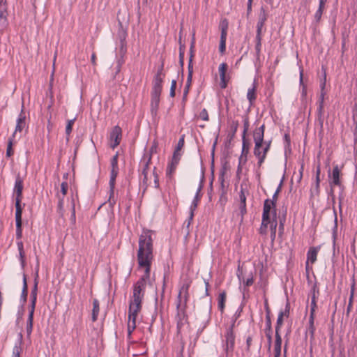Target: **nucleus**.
Masks as SVG:
<instances>
[{"instance_id": "63", "label": "nucleus", "mask_w": 357, "mask_h": 357, "mask_svg": "<svg viewBox=\"0 0 357 357\" xmlns=\"http://www.w3.org/2000/svg\"><path fill=\"white\" fill-rule=\"evenodd\" d=\"M278 196V194H276L275 192H274V194L272 197V199H271V201H274V204H276Z\"/></svg>"}, {"instance_id": "13", "label": "nucleus", "mask_w": 357, "mask_h": 357, "mask_svg": "<svg viewBox=\"0 0 357 357\" xmlns=\"http://www.w3.org/2000/svg\"><path fill=\"white\" fill-rule=\"evenodd\" d=\"M180 159H181L180 153L177 151H175L174 152L172 160L167 166V176H170L174 172V171L176 170V167L180 161Z\"/></svg>"}, {"instance_id": "36", "label": "nucleus", "mask_w": 357, "mask_h": 357, "mask_svg": "<svg viewBox=\"0 0 357 357\" xmlns=\"http://www.w3.org/2000/svg\"><path fill=\"white\" fill-rule=\"evenodd\" d=\"M225 300H226V293L225 291L221 292L218 296V309L221 312H223V310L225 309Z\"/></svg>"}, {"instance_id": "51", "label": "nucleus", "mask_w": 357, "mask_h": 357, "mask_svg": "<svg viewBox=\"0 0 357 357\" xmlns=\"http://www.w3.org/2000/svg\"><path fill=\"white\" fill-rule=\"evenodd\" d=\"M220 31H227L228 29V22L227 20H223L220 24Z\"/></svg>"}, {"instance_id": "37", "label": "nucleus", "mask_w": 357, "mask_h": 357, "mask_svg": "<svg viewBox=\"0 0 357 357\" xmlns=\"http://www.w3.org/2000/svg\"><path fill=\"white\" fill-rule=\"evenodd\" d=\"M317 295L315 292V288L314 287L313 291L312 294L311 298V303H310V314H314L316 308H317Z\"/></svg>"}, {"instance_id": "42", "label": "nucleus", "mask_w": 357, "mask_h": 357, "mask_svg": "<svg viewBox=\"0 0 357 357\" xmlns=\"http://www.w3.org/2000/svg\"><path fill=\"white\" fill-rule=\"evenodd\" d=\"M75 118L73 119H71V120H68V122H67V125H66V136H67V140H68V137L69 135H70L71 132H72V130H73V124L75 123Z\"/></svg>"}, {"instance_id": "29", "label": "nucleus", "mask_w": 357, "mask_h": 357, "mask_svg": "<svg viewBox=\"0 0 357 357\" xmlns=\"http://www.w3.org/2000/svg\"><path fill=\"white\" fill-rule=\"evenodd\" d=\"M22 199H15V222H22Z\"/></svg>"}, {"instance_id": "26", "label": "nucleus", "mask_w": 357, "mask_h": 357, "mask_svg": "<svg viewBox=\"0 0 357 357\" xmlns=\"http://www.w3.org/2000/svg\"><path fill=\"white\" fill-rule=\"evenodd\" d=\"M17 246L19 251V258L20 261V264L22 268H23L25 266V253L24 251V245L22 241H18L17 242Z\"/></svg>"}, {"instance_id": "35", "label": "nucleus", "mask_w": 357, "mask_h": 357, "mask_svg": "<svg viewBox=\"0 0 357 357\" xmlns=\"http://www.w3.org/2000/svg\"><path fill=\"white\" fill-rule=\"evenodd\" d=\"M238 278L241 282H243L244 286L245 287H250L252 285L254 282L253 275L252 273L248 275V277L245 280L242 277L241 275L239 274H238Z\"/></svg>"}, {"instance_id": "27", "label": "nucleus", "mask_w": 357, "mask_h": 357, "mask_svg": "<svg viewBox=\"0 0 357 357\" xmlns=\"http://www.w3.org/2000/svg\"><path fill=\"white\" fill-rule=\"evenodd\" d=\"M33 314L34 312H29L28 318L26 321V332L27 337H29L33 331Z\"/></svg>"}, {"instance_id": "54", "label": "nucleus", "mask_w": 357, "mask_h": 357, "mask_svg": "<svg viewBox=\"0 0 357 357\" xmlns=\"http://www.w3.org/2000/svg\"><path fill=\"white\" fill-rule=\"evenodd\" d=\"M248 128H249V122H248V119H245L244 121V129H243V135H242V138H245V135H246V133H247V131L248 130Z\"/></svg>"}, {"instance_id": "44", "label": "nucleus", "mask_w": 357, "mask_h": 357, "mask_svg": "<svg viewBox=\"0 0 357 357\" xmlns=\"http://www.w3.org/2000/svg\"><path fill=\"white\" fill-rule=\"evenodd\" d=\"M22 222H15L16 225V238L18 240H20L22 236Z\"/></svg>"}, {"instance_id": "21", "label": "nucleus", "mask_w": 357, "mask_h": 357, "mask_svg": "<svg viewBox=\"0 0 357 357\" xmlns=\"http://www.w3.org/2000/svg\"><path fill=\"white\" fill-rule=\"evenodd\" d=\"M38 294V282H35L34 286L31 291L30 296V305L29 307V312H34Z\"/></svg>"}, {"instance_id": "40", "label": "nucleus", "mask_w": 357, "mask_h": 357, "mask_svg": "<svg viewBox=\"0 0 357 357\" xmlns=\"http://www.w3.org/2000/svg\"><path fill=\"white\" fill-rule=\"evenodd\" d=\"M240 200H241V206H240L241 212L242 213H245L246 212V204H245L246 197L243 191L241 192Z\"/></svg>"}, {"instance_id": "24", "label": "nucleus", "mask_w": 357, "mask_h": 357, "mask_svg": "<svg viewBox=\"0 0 357 357\" xmlns=\"http://www.w3.org/2000/svg\"><path fill=\"white\" fill-rule=\"evenodd\" d=\"M327 1L328 0H319V6L314 15V18L317 23H319L321 19V16L325 9V5Z\"/></svg>"}, {"instance_id": "50", "label": "nucleus", "mask_w": 357, "mask_h": 357, "mask_svg": "<svg viewBox=\"0 0 357 357\" xmlns=\"http://www.w3.org/2000/svg\"><path fill=\"white\" fill-rule=\"evenodd\" d=\"M199 116L204 121H208V114L206 109H203L200 112Z\"/></svg>"}, {"instance_id": "45", "label": "nucleus", "mask_w": 357, "mask_h": 357, "mask_svg": "<svg viewBox=\"0 0 357 357\" xmlns=\"http://www.w3.org/2000/svg\"><path fill=\"white\" fill-rule=\"evenodd\" d=\"M242 141H243L242 154L245 153L246 155L249 152V144L247 142L245 137L244 139L242 138ZM245 160H246V158H245Z\"/></svg>"}, {"instance_id": "64", "label": "nucleus", "mask_w": 357, "mask_h": 357, "mask_svg": "<svg viewBox=\"0 0 357 357\" xmlns=\"http://www.w3.org/2000/svg\"><path fill=\"white\" fill-rule=\"evenodd\" d=\"M282 181H280V183L279 184L278 187L277 188L276 190H275V193L276 194H279L280 190H281V186H282Z\"/></svg>"}, {"instance_id": "62", "label": "nucleus", "mask_w": 357, "mask_h": 357, "mask_svg": "<svg viewBox=\"0 0 357 357\" xmlns=\"http://www.w3.org/2000/svg\"><path fill=\"white\" fill-rule=\"evenodd\" d=\"M266 337H267V338H268V340L269 344H271V340H272V336H271V331H268V332L266 333Z\"/></svg>"}, {"instance_id": "33", "label": "nucleus", "mask_w": 357, "mask_h": 357, "mask_svg": "<svg viewBox=\"0 0 357 357\" xmlns=\"http://www.w3.org/2000/svg\"><path fill=\"white\" fill-rule=\"evenodd\" d=\"M299 84L301 87V97L305 98L307 96V86L303 82V70L300 69L299 73Z\"/></svg>"}, {"instance_id": "19", "label": "nucleus", "mask_w": 357, "mask_h": 357, "mask_svg": "<svg viewBox=\"0 0 357 357\" xmlns=\"http://www.w3.org/2000/svg\"><path fill=\"white\" fill-rule=\"evenodd\" d=\"M319 250L318 247L310 248L307 252L306 269L308 268V264H314L317 261V254Z\"/></svg>"}, {"instance_id": "7", "label": "nucleus", "mask_w": 357, "mask_h": 357, "mask_svg": "<svg viewBox=\"0 0 357 357\" xmlns=\"http://www.w3.org/2000/svg\"><path fill=\"white\" fill-rule=\"evenodd\" d=\"M234 326V322L227 329L225 333V351L226 353L232 352L235 344V335L234 333L233 328Z\"/></svg>"}, {"instance_id": "1", "label": "nucleus", "mask_w": 357, "mask_h": 357, "mask_svg": "<svg viewBox=\"0 0 357 357\" xmlns=\"http://www.w3.org/2000/svg\"><path fill=\"white\" fill-rule=\"evenodd\" d=\"M152 235V231L146 229L142 231L139 238L137 261L140 268H144V273L133 286V293L130 301L128 311V338H130L132 333L136 328V319L142 309L146 284L150 279L151 266L153 259Z\"/></svg>"}, {"instance_id": "56", "label": "nucleus", "mask_w": 357, "mask_h": 357, "mask_svg": "<svg viewBox=\"0 0 357 357\" xmlns=\"http://www.w3.org/2000/svg\"><path fill=\"white\" fill-rule=\"evenodd\" d=\"M203 182H204V176H202L201 180H200V182H199V186L197 188V192L195 194H198V195H202L201 194V191H202V189L203 188Z\"/></svg>"}, {"instance_id": "38", "label": "nucleus", "mask_w": 357, "mask_h": 357, "mask_svg": "<svg viewBox=\"0 0 357 357\" xmlns=\"http://www.w3.org/2000/svg\"><path fill=\"white\" fill-rule=\"evenodd\" d=\"M255 51H256V55L257 56H259L261 53V36L259 34L256 35L255 38Z\"/></svg>"}, {"instance_id": "23", "label": "nucleus", "mask_w": 357, "mask_h": 357, "mask_svg": "<svg viewBox=\"0 0 357 357\" xmlns=\"http://www.w3.org/2000/svg\"><path fill=\"white\" fill-rule=\"evenodd\" d=\"M23 190V181L20 176H17L15 178L14 193L16 195L15 199H22Z\"/></svg>"}, {"instance_id": "2", "label": "nucleus", "mask_w": 357, "mask_h": 357, "mask_svg": "<svg viewBox=\"0 0 357 357\" xmlns=\"http://www.w3.org/2000/svg\"><path fill=\"white\" fill-rule=\"evenodd\" d=\"M188 286H183L178 295L176 303L177 313L176 315V321L177 323L178 329H180L185 324L187 320L185 314V307L188 299Z\"/></svg>"}, {"instance_id": "61", "label": "nucleus", "mask_w": 357, "mask_h": 357, "mask_svg": "<svg viewBox=\"0 0 357 357\" xmlns=\"http://www.w3.org/2000/svg\"><path fill=\"white\" fill-rule=\"evenodd\" d=\"M283 231H284V223L282 221H280V226H279L280 235H282Z\"/></svg>"}, {"instance_id": "15", "label": "nucleus", "mask_w": 357, "mask_h": 357, "mask_svg": "<svg viewBox=\"0 0 357 357\" xmlns=\"http://www.w3.org/2000/svg\"><path fill=\"white\" fill-rule=\"evenodd\" d=\"M193 47H194V40H192V44H191V47H190V50L191 51H192ZM192 56H193V55L191 53L190 56V59H189V62H188V73L186 85H185V92L186 93H188V89H189V87H190V86L191 84L192 79V73H193Z\"/></svg>"}, {"instance_id": "55", "label": "nucleus", "mask_w": 357, "mask_h": 357, "mask_svg": "<svg viewBox=\"0 0 357 357\" xmlns=\"http://www.w3.org/2000/svg\"><path fill=\"white\" fill-rule=\"evenodd\" d=\"M226 50V41H220L219 45V51L221 54L225 53Z\"/></svg>"}, {"instance_id": "43", "label": "nucleus", "mask_w": 357, "mask_h": 357, "mask_svg": "<svg viewBox=\"0 0 357 357\" xmlns=\"http://www.w3.org/2000/svg\"><path fill=\"white\" fill-rule=\"evenodd\" d=\"M13 137H10L8 142L6 153V157H8V158H9L13 155Z\"/></svg>"}, {"instance_id": "8", "label": "nucleus", "mask_w": 357, "mask_h": 357, "mask_svg": "<svg viewBox=\"0 0 357 357\" xmlns=\"http://www.w3.org/2000/svg\"><path fill=\"white\" fill-rule=\"evenodd\" d=\"M262 217L277 219L276 204L274 201L267 199L264 201Z\"/></svg>"}, {"instance_id": "28", "label": "nucleus", "mask_w": 357, "mask_h": 357, "mask_svg": "<svg viewBox=\"0 0 357 357\" xmlns=\"http://www.w3.org/2000/svg\"><path fill=\"white\" fill-rule=\"evenodd\" d=\"M340 171L338 168V166L336 165L335 167H333V172H332V181H331V185L333 184L335 185H340Z\"/></svg>"}, {"instance_id": "53", "label": "nucleus", "mask_w": 357, "mask_h": 357, "mask_svg": "<svg viewBox=\"0 0 357 357\" xmlns=\"http://www.w3.org/2000/svg\"><path fill=\"white\" fill-rule=\"evenodd\" d=\"M326 73H324V77L321 79L320 82V91H326L325 87H326Z\"/></svg>"}, {"instance_id": "32", "label": "nucleus", "mask_w": 357, "mask_h": 357, "mask_svg": "<svg viewBox=\"0 0 357 357\" xmlns=\"http://www.w3.org/2000/svg\"><path fill=\"white\" fill-rule=\"evenodd\" d=\"M27 294H28V291H27L26 278L25 274H24L23 275V287H22V294H21V296H20V301H21L22 305L26 301Z\"/></svg>"}, {"instance_id": "10", "label": "nucleus", "mask_w": 357, "mask_h": 357, "mask_svg": "<svg viewBox=\"0 0 357 357\" xmlns=\"http://www.w3.org/2000/svg\"><path fill=\"white\" fill-rule=\"evenodd\" d=\"M121 135V128L118 126H114L112 132H110L109 135V139L111 141V147L112 149L116 148L120 144Z\"/></svg>"}, {"instance_id": "4", "label": "nucleus", "mask_w": 357, "mask_h": 357, "mask_svg": "<svg viewBox=\"0 0 357 357\" xmlns=\"http://www.w3.org/2000/svg\"><path fill=\"white\" fill-rule=\"evenodd\" d=\"M155 147L152 146L149 151V152H146L143 155L141 161H140V167L142 168V174L143 176L142 183L143 185L145 186V189L149 185V166L151 162L152 153L155 151Z\"/></svg>"}, {"instance_id": "59", "label": "nucleus", "mask_w": 357, "mask_h": 357, "mask_svg": "<svg viewBox=\"0 0 357 357\" xmlns=\"http://www.w3.org/2000/svg\"><path fill=\"white\" fill-rule=\"evenodd\" d=\"M227 36V31H221L220 33V41H226Z\"/></svg>"}, {"instance_id": "60", "label": "nucleus", "mask_w": 357, "mask_h": 357, "mask_svg": "<svg viewBox=\"0 0 357 357\" xmlns=\"http://www.w3.org/2000/svg\"><path fill=\"white\" fill-rule=\"evenodd\" d=\"M183 144H184V139L182 137L181 139H179V141L178 142L177 150H176L178 152V150L183 146Z\"/></svg>"}, {"instance_id": "11", "label": "nucleus", "mask_w": 357, "mask_h": 357, "mask_svg": "<svg viewBox=\"0 0 357 357\" xmlns=\"http://www.w3.org/2000/svg\"><path fill=\"white\" fill-rule=\"evenodd\" d=\"M68 185L66 181L62 182L61 184V193H57V197L59 199L57 208L59 212L62 213L64 208V197L67 194Z\"/></svg>"}, {"instance_id": "5", "label": "nucleus", "mask_w": 357, "mask_h": 357, "mask_svg": "<svg viewBox=\"0 0 357 357\" xmlns=\"http://www.w3.org/2000/svg\"><path fill=\"white\" fill-rule=\"evenodd\" d=\"M165 73L163 72V64H162L158 69L155 75L153 80V87L151 95L160 96L162 92V84L165 78Z\"/></svg>"}, {"instance_id": "46", "label": "nucleus", "mask_w": 357, "mask_h": 357, "mask_svg": "<svg viewBox=\"0 0 357 357\" xmlns=\"http://www.w3.org/2000/svg\"><path fill=\"white\" fill-rule=\"evenodd\" d=\"M314 314H310L309 318V330L312 335H313L314 331Z\"/></svg>"}, {"instance_id": "58", "label": "nucleus", "mask_w": 357, "mask_h": 357, "mask_svg": "<svg viewBox=\"0 0 357 357\" xmlns=\"http://www.w3.org/2000/svg\"><path fill=\"white\" fill-rule=\"evenodd\" d=\"M319 174H320V169L318 168L317 170V176H316V187H317V188H318L319 187V182H320Z\"/></svg>"}, {"instance_id": "22", "label": "nucleus", "mask_w": 357, "mask_h": 357, "mask_svg": "<svg viewBox=\"0 0 357 357\" xmlns=\"http://www.w3.org/2000/svg\"><path fill=\"white\" fill-rule=\"evenodd\" d=\"M22 351V335L21 333H20L19 338L15 342V343L13 346L11 357H20Z\"/></svg>"}, {"instance_id": "6", "label": "nucleus", "mask_w": 357, "mask_h": 357, "mask_svg": "<svg viewBox=\"0 0 357 357\" xmlns=\"http://www.w3.org/2000/svg\"><path fill=\"white\" fill-rule=\"evenodd\" d=\"M271 146V141L265 142L263 144L257 146L255 144L254 155L258 159L257 164L260 167L264 162L266 157L267 152L268 151Z\"/></svg>"}, {"instance_id": "52", "label": "nucleus", "mask_w": 357, "mask_h": 357, "mask_svg": "<svg viewBox=\"0 0 357 357\" xmlns=\"http://www.w3.org/2000/svg\"><path fill=\"white\" fill-rule=\"evenodd\" d=\"M176 86V81L173 79L172 81L171 88H170V96L171 97H174L175 96Z\"/></svg>"}, {"instance_id": "39", "label": "nucleus", "mask_w": 357, "mask_h": 357, "mask_svg": "<svg viewBox=\"0 0 357 357\" xmlns=\"http://www.w3.org/2000/svg\"><path fill=\"white\" fill-rule=\"evenodd\" d=\"M284 314V313L282 311L280 312V313L278 314L276 326H275V334H277V333H279V331L280 330V328L283 323Z\"/></svg>"}, {"instance_id": "48", "label": "nucleus", "mask_w": 357, "mask_h": 357, "mask_svg": "<svg viewBox=\"0 0 357 357\" xmlns=\"http://www.w3.org/2000/svg\"><path fill=\"white\" fill-rule=\"evenodd\" d=\"M111 166L112 169H119L118 167V155L117 154L113 156V158L111 160Z\"/></svg>"}, {"instance_id": "30", "label": "nucleus", "mask_w": 357, "mask_h": 357, "mask_svg": "<svg viewBox=\"0 0 357 357\" xmlns=\"http://www.w3.org/2000/svg\"><path fill=\"white\" fill-rule=\"evenodd\" d=\"M8 16L7 3L6 0H0V20L6 22Z\"/></svg>"}, {"instance_id": "20", "label": "nucleus", "mask_w": 357, "mask_h": 357, "mask_svg": "<svg viewBox=\"0 0 357 357\" xmlns=\"http://www.w3.org/2000/svg\"><path fill=\"white\" fill-rule=\"evenodd\" d=\"M257 86V79L255 78L252 86L248 89V92H247V95H246L247 99L248 100L250 105H252L254 103V102L255 101V100L257 98V96H256Z\"/></svg>"}, {"instance_id": "31", "label": "nucleus", "mask_w": 357, "mask_h": 357, "mask_svg": "<svg viewBox=\"0 0 357 357\" xmlns=\"http://www.w3.org/2000/svg\"><path fill=\"white\" fill-rule=\"evenodd\" d=\"M326 91H320V95L318 100V108H317V114L319 118H321L323 115L324 112V97L326 95Z\"/></svg>"}, {"instance_id": "34", "label": "nucleus", "mask_w": 357, "mask_h": 357, "mask_svg": "<svg viewBox=\"0 0 357 357\" xmlns=\"http://www.w3.org/2000/svg\"><path fill=\"white\" fill-rule=\"evenodd\" d=\"M100 311L99 301L97 299L93 301L92 321L97 320Z\"/></svg>"}, {"instance_id": "25", "label": "nucleus", "mask_w": 357, "mask_h": 357, "mask_svg": "<svg viewBox=\"0 0 357 357\" xmlns=\"http://www.w3.org/2000/svg\"><path fill=\"white\" fill-rule=\"evenodd\" d=\"M201 197H202V195L195 194V195L192 201V203L190 206V215H189L190 220H192V218L194 217V212L197 207V205L201 199Z\"/></svg>"}, {"instance_id": "12", "label": "nucleus", "mask_w": 357, "mask_h": 357, "mask_svg": "<svg viewBox=\"0 0 357 357\" xmlns=\"http://www.w3.org/2000/svg\"><path fill=\"white\" fill-rule=\"evenodd\" d=\"M282 337L280 335V333H277L275 334V347H274V357H287V344L284 345V354L282 356Z\"/></svg>"}, {"instance_id": "16", "label": "nucleus", "mask_w": 357, "mask_h": 357, "mask_svg": "<svg viewBox=\"0 0 357 357\" xmlns=\"http://www.w3.org/2000/svg\"><path fill=\"white\" fill-rule=\"evenodd\" d=\"M25 119H26V115L24 112V110L23 109L21 110V112L20 113L17 119V121H16V126H15V132L12 136V137H15V135L19 132H21L22 131V130L24 129V128L26 126V122H25Z\"/></svg>"}, {"instance_id": "47", "label": "nucleus", "mask_w": 357, "mask_h": 357, "mask_svg": "<svg viewBox=\"0 0 357 357\" xmlns=\"http://www.w3.org/2000/svg\"><path fill=\"white\" fill-rule=\"evenodd\" d=\"M155 169H156V167H154L153 168V176L154 177V187L155 188H158L159 186H160V184H159V178H158V174L156 173L155 172Z\"/></svg>"}, {"instance_id": "3", "label": "nucleus", "mask_w": 357, "mask_h": 357, "mask_svg": "<svg viewBox=\"0 0 357 357\" xmlns=\"http://www.w3.org/2000/svg\"><path fill=\"white\" fill-rule=\"evenodd\" d=\"M277 226V219L262 217L261 226L259 229V233L262 236H266L269 231L271 241L273 242L276 237Z\"/></svg>"}, {"instance_id": "49", "label": "nucleus", "mask_w": 357, "mask_h": 357, "mask_svg": "<svg viewBox=\"0 0 357 357\" xmlns=\"http://www.w3.org/2000/svg\"><path fill=\"white\" fill-rule=\"evenodd\" d=\"M264 19L259 20L257 24V34H259V36H261V29L264 24Z\"/></svg>"}, {"instance_id": "57", "label": "nucleus", "mask_w": 357, "mask_h": 357, "mask_svg": "<svg viewBox=\"0 0 357 357\" xmlns=\"http://www.w3.org/2000/svg\"><path fill=\"white\" fill-rule=\"evenodd\" d=\"M266 328L268 331H271V321L269 315L268 314L266 316Z\"/></svg>"}, {"instance_id": "17", "label": "nucleus", "mask_w": 357, "mask_h": 357, "mask_svg": "<svg viewBox=\"0 0 357 357\" xmlns=\"http://www.w3.org/2000/svg\"><path fill=\"white\" fill-rule=\"evenodd\" d=\"M264 129L265 126L264 125H262L254 130L253 139L255 144H257V146H259V144H263L265 142H264Z\"/></svg>"}, {"instance_id": "14", "label": "nucleus", "mask_w": 357, "mask_h": 357, "mask_svg": "<svg viewBox=\"0 0 357 357\" xmlns=\"http://www.w3.org/2000/svg\"><path fill=\"white\" fill-rule=\"evenodd\" d=\"M227 70V65L225 63H222L218 67V72L220 74V86L221 89H225L227 86L229 79L226 76Z\"/></svg>"}, {"instance_id": "41", "label": "nucleus", "mask_w": 357, "mask_h": 357, "mask_svg": "<svg viewBox=\"0 0 357 357\" xmlns=\"http://www.w3.org/2000/svg\"><path fill=\"white\" fill-rule=\"evenodd\" d=\"M77 199V195H72L71 196V218L73 220H75V199Z\"/></svg>"}, {"instance_id": "9", "label": "nucleus", "mask_w": 357, "mask_h": 357, "mask_svg": "<svg viewBox=\"0 0 357 357\" xmlns=\"http://www.w3.org/2000/svg\"><path fill=\"white\" fill-rule=\"evenodd\" d=\"M119 174V169H112L110 172V177H109V197L108 202L111 205H114L116 202L114 199V188L116 183V178Z\"/></svg>"}, {"instance_id": "18", "label": "nucleus", "mask_w": 357, "mask_h": 357, "mask_svg": "<svg viewBox=\"0 0 357 357\" xmlns=\"http://www.w3.org/2000/svg\"><path fill=\"white\" fill-rule=\"evenodd\" d=\"M160 96L151 95V114L153 120H155L158 116V109L160 103Z\"/></svg>"}]
</instances>
